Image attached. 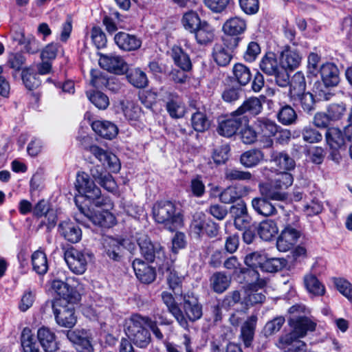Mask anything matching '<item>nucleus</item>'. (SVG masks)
<instances>
[{"label": "nucleus", "instance_id": "423d86ee", "mask_svg": "<svg viewBox=\"0 0 352 352\" xmlns=\"http://www.w3.org/2000/svg\"><path fill=\"white\" fill-rule=\"evenodd\" d=\"M79 210V214L76 215V219L85 224H87L86 219L93 224L101 227L109 228L115 224L116 218L108 209L92 212L80 207Z\"/></svg>", "mask_w": 352, "mask_h": 352}, {"label": "nucleus", "instance_id": "dca6fc26", "mask_svg": "<svg viewBox=\"0 0 352 352\" xmlns=\"http://www.w3.org/2000/svg\"><path fill=\"white\" fill-rule=\"evenodd\" d=\"M89 151L104 165H107L111 171L116 172L120 168L118 157L113 153L100 148L96 145L89 147Z\"/></svg>", "mask_w": 352, "mask_h": 352}, {"label": "nucleus", "instance_id": "0eeeda50", "mask_svg": "<svg viewBox=\"0 0 352 352\" xmlns=\"http://www.w3.org/2000/svg\"><path fill=\"white\" fill-rule=\"evenodd\" d=\"M74 277L66 278V282L59 279L52 281L51 289L60 296L57 300H63L64 302L77 303L81 299V296L73 287L69 285L71 280H74Z\"/></svg>", "mask_w": 352, "mask_h": 352}, {"label": "nucleus", "instance_id": "f8f14e48", "mask_svg": "<svg viewBox=\"0 0 352 352\" xmlns=\"http://www.w3.org/2000/svg\"><path fill=\"white\" fill-rule=\"evenodd\" d=\"M248 116H241L234 115V111L232 113L231 117L219 122L217 131L220 135L230 138L236 134L239 128L243 124L248 123Z\"/></svg>", "mask_w": 352, "mask_h": 352}, {"label": "nucleus", "instance_id": "c03bdc74", "mask_svg": "<svg viewBox=\"0 0 352 352\" xmlns=\"http://www.w3.org/2000/svg\"><path fill=\"white\" fill-rule=\"evenodd\" d=\"M202 21L197 12L193 10H189L184 13L181 19L182 26L190 33L195 32Z\"/></svg>", "mask_w": 352, "mask_h": 352}, {"label": "nucleus", "instance_id": "0e129e2a", "mask_svg": "<svg viewBox=\"0 0 352 352\" xmlns=\"http://www.w3.org/2000/svg\"><path fill=\"white\" fill-rule=\"evenodd\" d=\"M294 181V178L292 174L287 172H283L278 174L276 178L272 181L276 186L280 190L284 191L289 186H290Z\"/></svg>", "mask_w": 352, "mask_h": 352}, {"label": "nucleus", "instance_id": "f3484780", "mask_svg": "<svg viewBox=\"0 0 352 352\" xmlns=\"http://www.w3.org/2000/svg\"><path fill=\"white\" fill-rule=\"evenodd\" d=\"M90 174L92 177L102 188L109 192H113L116 190L117 185L113 177L107 173L101 166H94L90 169Z\"/></svg>", "mask_w": 352, "mask_h": 352}, {"label": "nucleus", "instance_id": "412c9836", "mask_svg": "<svg viewBox=\"0 0 352 352\" xmlns=\"http://www.w3.org/2000/svg\"><path fill=\"white\" fill-rule=\"evenodd\" d=\"M162 298L168 311L175 317L179 325L184 329H187L188 327V321L175 302L172 294L167 292H164L162 293Z\"/></svg>", "mask_w": 352, "mask_h": 352}, {"label": "nucleus", "instance_id": "864d4df0", "mask_svg": "<svg viewBox=\"0 0 352 352\" xmlns=\"http://www.w3.org/2000/svg\"><path fill=\"white\" fill-rule=\"evenodd\" d=\"M191 124L195 131L204 132L209 128L210 122L204 113L197 111L191 116Z\"/></svg>", "mask_w": 352, "mask_h": 352}, {"label": "nucleus", "instance_id": "2eb2a0df", "mask_svg": "<svg viewBox=\"0 0 352 352\" xmlns=\"http://www.w3.org/2000/svg\"><path fill=\"white\" fill-rule=\"evenodd\" d=\"M117 46L123 51L131 52L138 50L142 45V40L134 34L120 32L114 36Z\"/></svg>", "mask_w": 352, "mask_h": 352}, {"label": "nucleus", "instance_id": "c85d7f7f", "mask_svg": "<svg viewBox=\"0 0 352 352\" xmlns=\"http://www.w3.org/2000/svg\"><path fill=\"white\" fill-rule=\"evenodd\" d=\"M125 240H118L113 237H107L104 239L103 248L106 254L114 261H119Z\"/></svg>", "mask_w": 352, "mask_h": 352}, {"label": "nucleus", "instance_id": "680f3d73", "mask_svg": "<svg viewBox=\"0 0 352 352\" xmlns=\"http://www.w3.org/2000/svg\"><path fill=\"white\" fill-rule=\"evenodd\" d=\"M209 219L203 212H196L193 215L190 228L192 232L199 236L204 234V230Z\"/></svg>", "mask_w": 352, "mask_h": 352}, {"label": "nucleus", "instance_id": "3c124183", "mask_svg": "<svg viewBox=\"0 0 352 352\" xmlns=\"http://www.w3.org/2000/svg\"><path fill=\"white\" fill-rule=\"evenodd\" d=\"M326 140L331 148L333 150H338L344 144L342 133L338 128H329L326 133Z\"/></svg>", "mask_w": 352, "mask_h": 352}, {"label": "nucleus", "instance_id": "20e7f679", "mask_svg": "<svg viewBox=\"0 0 352 352\" xmlns=\"http://www.w3.org/2000/svg\"><path fill=\"white\" fill-rule=\"evenodd\" d=\"M246 28V21L241 17L235 16L228 19L222 28L225 34L222 37L224 45L230 49L236 48L241 41L239 36L243 34Z\"/></svg>", "mask_w": 352, "mask_h": 352}, {"label": "nucleus", "instance_id": "39448f33", "mask_svg": "<svg viewBox=\"0 0 352 352\" xmlns=\"http://www.w3.org/2000/svg\"><path fill=\"white\" fill-rule=\"evenodd\" d=\"M74 303L64 302L63 300H55L50 303L56 322L61 327H73L76 322L74 315Z\"/></svg>", "mask_w": 352, "mask_h": 352}, {"label": "nucleus", "instance_id": "de8ad7c7", "mask_svg": "<svg viewBox=\"0 0 352 352\" xmlns=\"http://www.w3.org/2000/svg\"><path fill=\"white\" fill-rule=\"evenodd\" d=\"M33 270L39 275H43L48 270V262L46 254L40 250L34 252L32 255Z\"/></svg>", "mask_w": 352, "mask_h": 352}, {"label": "nucleus", "instance_id": "7c9ffc66", "mask_svg": "<svg viewBox=\"0 0 352 352\" xmlns=\"http://www.w3.org/2000/svg\"><path fill=\"white\" fill-rule=\"evenodd\" d=\"M265 261V254L259 252H254L247 254L244 258L245 264L252 268L248 270V274L252 276L255 280L258 279V273L255 268L260 267L262 270L264 261Z\"/></svg>", "mask_w": 352, "mask_h": 352}, {"label": "nucleus", "instance_id": "9d476101", "mask_svg": "<svg viewBox=\"0 0 352 352\" xmlns=\"http://www.w3.org/2000/svg\"><path fill=\"white\" fill-rule=\"evenodd\" d=\"M254 124L258 135L264 138L263 147H271L273 144L272 137L278 132L279 126L274 121L267 118H257Z\"/></svg>", "mask_w": 352, "mask_h": 352}, {"label": "nucleus", "instance_id": "6e6d98bb", "mask_svg": "<svg viewBox=\"0 0 352 352\" xmlns=\"http://www.w3.org/2000/svg\"><path fill=\"white\" fill-rule=\"evenodd\" d=\"M19 43L24 46L25 51L27 53L31 54L38 52L41 47L40 42L32 35L25 36L23 34H21V38L19 39Z\"/></svg>", "mask_w": 352, "mask_h": 352}, {"label": "nucleus", "instance_id": "e2e57ef3", "mask_svg": "<svg viewBox=\"0 0 352 352\" xmlns=\"http://www.w3.org/2000/svg\"><path fill=\"white\" fill-rule=\"evenodd\" d=\"M240 138L241 141L246 144H251L254 143L258 135V132L254 130V129L250 126L247 125L241 130L239 133Z\"/></svg>", "mask_w": 352, "mask_h": 352}, {"label": "nucleus", "instance_id": "13d9d810", "mask_svg": "<svg viewBox=\"0 0 352 352\" xmlns=\"http://www.w3.org/2000/svg\"><path fill=\"white\" fill-rule=\"evenodd\" d=\"M305 89L306 81L304 74L300 72H296L292 79L290 89L291 96H294V94L304 92Z\"/></svg>", "mask_w": 352, "mask_h": 352}, {"label": "nucleus", "instance_id": "052dcab7", "mask_svg": "<svg viewBox=\"0 0 352 352\" xmlns=\"http://www.w3.org/2000/svg\"><path fill=\"white\" fill-rule=\"evenodd\" d=\"M90 102L99 109H106L109 105V100L107 95L100 91L87 93Z\"/></svg>", "mask_w": 352, "mask_h": 352}, {"label": "nucleus", "instance_id": "6e6552de", "mask_svg": "<svg viewBox=\"0 0 352 352\" xmlns=\"http://www.w3.org/2000/svg\"><path fill=\"white\" fill-rule=\"evenodd\" d=\"M141 254L148 262H153L155 258H164V249L157 242L153 243L146 234H140L137 239Z\"/></svg>", "mask_w": 352, "mask_h": 352}, {"label": "nucleus", "instance_id": "f704fd0d", "mask_svg": "<svg viewBox=\"0 0 352 352\" xmlns=\"http://www.w3.org/2000/svg\"><path fill=\"white\" fill-rule=\"evenodd\" d=\"M166 110L173 118H179L185 113V107L178 96L174 93H168Z\"/></svg>", "mask_w": 352, "mask_h": 352}, {"label": "nucleus", "instance_id": "bb28decb", "mask_svg": "<svg viewBox=\"0 0 352 352\" xmlns=\"http://www.w3.org/2000/svg\"><path fill=\"white\" fill-rule=\"evenodd\" d=\"M280 59L281 67L294 70L300 65L302 57L296 50L286 47L281 52Z\"/></svg>", "mask_w": 352, "mask_h": 352}, {"label": "nucleus", "instance_id": "e433bc0d", "mask_svg": "<svg viewBox=\"0 0 352 352\" xmlns=\"http://www.w3.org/2000/svg\"><path fill=\"white\" fill-rule=\"evenodd\" d=\"M248 192L249 188L246 186H229L220 193L219 199L222 203L231 204L239 199L243 196V192Z\"/></svg>", "mask_w": 352, "mask_h": 352}, {"label": "nucleus", "instance_id": "b1692460", "mask_svg": "<svg viewBox=\"0 0 352 352\" xmlns=\"http://www.w3.org/2000/svg\"><path fill=\"white\" fill-rule=\"evenodd\" d=\"M91 127L98 135L109 140L114 138L118 133V126L108 120H95Z\"/></svg>", "mask_w": 352, "mask_h": 352}, {"label": "nucleus", "instance_id": "393cba45", "mask_svg": "<svg viewBox=\"0 0 352 352\" xmlns=\"http://www.w3.org/2000/svg\"><path fill=\"white\" fill-rule=\"evenodd\" d=\"M271 162H273L280 171L286 172L295 168L296 162L285 151H274L271 155Z\"/></svg>", "mask_w": 352, "mask_h": 352}, {"label": "nucleus", "instance_id": "ddd939ff", "mask_svg": "<svg viewBox=\"0 0 352 352\" xmlns=\"http://www.w3.org/2000/svg\"><path fill=\"white\" fill-rule=\"evenodd\" d=\"M75 186L79 195L88 199H96L101 193L100 189L84 172L77 174Z\"/></svg>", "mask_w": 352, "mask_h": 352}, {"label": "nucleus", "instance_id": "aec40b11", "mask_svg": "<svg viewBox=\"0 0 352 352\" xmlns=\"http://www.w3.org/2000/svg\"><path fill=\"white\" fill-rule=\"evenodd\" d=\"M183 308L186 316L192 322L199 320L202 316V307L194 296H184Z\"/></svg>", "mask_w": 352, "mask_h": 352}, {"label": "nucleus", "instance_id": "4be33fe9", "mask_svg": "<svg viewBox=\"0 0 352 352\" xmlns=\"http://www.w3.org/2000/svg\"><path fill=\"white\" fill-rule=\"evenodd\" d=\"M136 277L144 283H151L155 278V273L152 267L140 258H135L132 263Z\"/></svg>", "mask_w": 352, "mask_h": 352}, {"label": "nucleus", "instance_id": "9b49d317", "mask_svg": "<svg viewBox=\"0 0 352 352\" xmlns=\"http://www.w3.org/2000/svg\"><path fill=\"white\" fill-rule=\"evenodd\" d=\"M98 63L102 68L115 74H124L128 71V65L120 56L100 54Z\"/></svg>", "mask_w": 352, "mask_h": 352}, {"label": "nucleus", "instance_id": "c756f323", "mask_svg": "<svg viewBox=\"0 0 352 352\" xmlns=\"http://www.w3.org/2000/svg\"><path fill=\"white\" fill-rule=\"evenodd\" d=\"M231 280V276L225 272H217L210 278V287L214 292L222 294L229 288Z\"/></svg>", "mask_w": 352, "mask_h": 352}, {"label": "nucleus", "instance_id": "2f4dec72", "mask_svg": "<svg viewBox=\"0 0 352 352\" xmlns=\"http://www.w3.org/2000/svg\"><path fill=\"white\" fill-rule=\"evenodd\" d=\"M192 34H194L197 42L200 45H207L214 38V28L206 21H203Z\"/></svg>", "mask_w": 352, "mask_h": 352}, {"label": "nucleus", "instance_id": "4c0bfd02", "mask_svg": "<svg viewBox=\"0 0 352 352\" xmlns=\"http://www.w3.org/2000/svg\"><path fill=\"white\" fill-rule=\"evenodd\" d=\"M37 337L46 352H53L57 348L55 335L48 328H40L37 332Z\"/></svg>", "mask_w": 352, "mask_h": 352}, {"label": "nucleus", "instance_id": "37998d69", "mask_svg": "<svg viewBox=\"0 0 352 352\" xmlns=\"http://www.w3.org/2000/svg\"><path fill=\"white\" fill-rule=\"evenodd\" d=\"M277 119L282 124L289 126L296 124L298 115L293 107L289 104H285L278 110Z\"/></svg>", "mask_w": 352, "mask_h": 352}, {"label": "nucleus", "instance_id": "f03ea898", "mask_svg": "<svg viewBox=\"0 0 352 352\" xmlns=\"http://www.w3.org/2000/svg\"><path fill=\"white\" fill-rule=\"evenodd\" d=\"M155 221L169 230H174L182 223V218L175 205L169 201L157 202L153 208Z\"/></svg>", "mask_w": 352, "mask_h": 352}, {"label": "nucleus", "instance_id": "473e14b6", "mask_svg": "<svg viewBox=\"0 0 352 352\" xmlns=\"http://www.w3.org/2000/svg\"><path fill=\"white\" fill-rule=\"evenodd\" d=\"M118 108L125 118L129 121H136L141 116V109L132 100L123 99L120 100Z\"/></svg>", "mask_w": 352, "mask_h": 352}, {"label": "nucleus", "instance_id": "6ab92c4d", "mask_svg": "<svg viewBox=\"0 0 352 352\" xmlns=\"http://www.w3.org/2000/svg\"><path fill=\"white\" fill-rule=\"evenodd\" d=\"M58 232L69 242H78L82 236L80 228L70 220L63 221L58 225Z\"/></svg>", "mask_w": 352, "mask_h": 352}, {"label": "nucleus", "instance_id": "79ce46f5", "mask_svg": "<svg viewBox=\"0 0 352 352\" xmlns=\"http://www.w3.org/2000/svg\"><path fill=\"white\" fill-rule=\"evenodd\" d=\"M171 56L175 64L181 68L184 72L189 71L192 67V64L188 55L184 50L177 46L172 49Z\"/></svg>", "mask_w": 352, "mask_h": 352}, {"label": "nucleus", "instance_id": "58836bf2", "mask_svg": "<svg viewBox=\"0 0 352 352\" xmlns=\"http://www.w3.org/2000/svg\"><path fill=\"white\" fill-rule=\"evenodd\" d=\"M259 67L265 74L272 76L277 72L280 66L276 54L273 52H268L261 58Z\"/></svg>", "mask_w": 352, "mask_h": 352}, {"label": "nucleus", "instance_id": "ea45409f", "mask_svg": "<svg viewBox=\"0 0 352 352\" xmlns=\"http://www.w3.org/2000/svg\"><path fill=\"white\" fill-rule=\"evenodd\" d=\"M264 159V153L258 149H250L244 152L240 157L241 164L245 168H252Z\"/></svg>", "mask_w": 352, "mask_h": 352}, {"label": "nucleus", "instance_id": "338daca9", "mask_svg": "<svg viewBox=\"0 0 352 352\" xmlns=\"http://www.w3.org/2000/svg\"><path fill=\"white\" fill-rule=\"evenodd\" d=\"M302 135L304 141L309 143H316L320 142L322 138V134L311 126H306L302 131Z\"/></svg>", "mask_w": 352, "mask_h": 352}, {"label": "nucleus", "instance_id": "8fccbe9b", "mask_svg": "<svg viewBox=\"0 0 352 352\" xmlns=\"http://www.w3.org/2000/svg\"><path fill=\"white\" fill-rule=\"evenodd\" d=\"M278 232L276 223L272 220H265L258 227V234L265 241L271 240Z\"/></svg>", "mask_w": 352, "mask_h": 352}, {"label": "nucleus", "instance_id": "c9c22d12", "mask_svg": "<svg viewBox=\"0 0 352 352\" xmlns=\"http://www.w3.org/2000/svg\"><path fill=\"white\" fill-rule=\"evenodd\" d=\"M230 50L223 43H216L212 50V57L216 63L221 67L228 65L232 58Z\"/></svg>", "mask_w": 352, "mask_h": 352}, {"label": "nucleus", "instance_id": "09e8293b", "mask_svg": "<svg viewBox=\"0 0 352 352\" xmlns=\"http://www.w3.org/2000/svg\"><path fill=\"white\" fill-rule=\"evenodd\" d=\"M128 81L137 88H144L148 84V79L146 74L139 68L129 69L126 72Z\"/></svg>", "mask_w": 352, "mask_h": 352}, {"label": "nucleus", "instance_id": "bf43d9fd", "mask_svg": "<svg viewBox=\"0 0 352 352\" xmlns=\"http://www.w3.org/2000/svg\"><path fill=\"white\" fill-rule=\"evenodd\" d=\"M21 346L25 352H39L34 342L33 336L29 328H25L21 333Z\"/></svg>", "mask_w": 352, "mask_h": 352}, {"label": "nucleus", "instance_id": "cd10ccee", "mask_svg": "<svg viewBox=\"0 0 352 352\" xmlns=\"http://www.w3.org/2000/svg\"><path fill=\"white\" fill-rule=\"evenodd\" d=\"M258 189L261 196L270 200L283 201L287 199V193L278 188L272 182L259 184Z\"/></svg>", "mask_w": 352, "mask_h": 352}, {"label": "nucleus", "instance_id": "4468645a", "mask_svg": "<svg viewBox=\"0 0 352 352\" xmlns=\"http://www.w3.org/2000/svg\"><path fill=\"white\" fill-rule=\"evenodd\" d=\"M65 260L70 270L76 274H82L87 269V261L85 255L74 248L65 252Z\"/></svg>", "mask_w": 352, "mask_h": 352}, {"label": "nucleus", "instance_id": "5701e85b", "mask_svg": "<svg viewBox=\"0 0 352 352\" xmlns=\"http://www.w3.org/2000/svg\"><path fill=\"white\" fill-rule=\"evenodd\" d=\"M322 80L327 87L336 86L339 81V71L338 67L331 63L323 64L320 69Z\"/></svg>", "mask_w": 352, "mask_h": 352}, {"label": "nucleus", "instance_id": "f257e3e1", "mask_svg": "<svg viewBox=\"0 0 352 352\" xmlns=\"http://www.w3.org/2000/svg\"><path fill=\"white\" fill-rule=\"evenodd\" d=\"M148 317L133 314L126 320L125 332L127 339L140 349H146L151 342V335L148 329Z\"/></svg>", "mask_w": 352, "mask_h": 352}, {"label": "nucleus", "instance_id": "a19ab883", "mask_svg": "<svg viewBox=\"0 0 352 352\" xmlns=\"http://www.w3.org/2000/svg\"><path fill=\"white\" fill-rule=\"evenodd\" d=\"M291 98L294 103L299 104L305 112L311 113L315 110V98L310 92L304 91L294 94Z\"/></svg>", "mask_w": 352, "mask_h": 352}, {"label": "nucleus", "instance_id": "a878e982", "mask_svg": "<svg viewBox=\"0 0 352 352\" xmlns=\"http://www.w3.org/2000/svg\"><path fill=\"white\" fill-rule=\"evenodd\" d=\"M263 109V104L261 100L256 97H251L245 100L243 104L234 111V115L241 116H247L249 113L252 116L259 114Z\"/></svg>", "mask_w": 352, "mask_h": 352}, {"label": "nucleus", "instance_id": "a211bd4d", "mask_svg": "<svg viewBox=\"0 0 352 352\" xmlns=\"http://www.w3.org/2000/svg\"><path fill=\"white\" fill-rule=\"evenodd\" d=\"M288 322L297 336L300 338L305 337L308 331H314L316 327V321L305 316L291 318Z\"/></svg>", "mask_w": 352, "mask_h": 352}, {"label": "nucleus", "instance_id": "72a5a7b5", "mask_svg": "<svg viewBox=\"0 0 352 352\" xmlns=\"http://www.w3.org/2000/svg\"><path fill=\"white\" fill-rule=\"evenodd\" d=\"M252 206L258 214L265 217L272 216L276 212L275 206L265 196L254 198Z\"/></svg>", "mask_w": 352, "mask_h": 352}, {"label": "nucleus", "instance_id": "69168bd1", "mask_svg": "<svg viewBox=\"0 0 352 352\" xmlns=\"http://www.w3.org/2000/svg\"><path fill=\"white\" fill-rule=\"evenodd\" d=\"M109 79L98 70L92 69L91 71L90 84L96 88L107 87L109 84Z\"/></svg>", "mask_w": 352, "mask_h": 352}, {"label": "nucleus", "instance_id": "a18cd8bd", "mask_svg": "<svg viewBox=\"0 0 352 352\" xmlns=\"http://www.w3.org/2000/svg\"><path fill=\"white\" fill-rule=\"evenodd\" d=\"M256 317H250L243 324L241 329V337L245 346H250L254 335Z\"/></svg>", "mask_w": 352, "mask_h": 352}, {"label": "nucleus", "instance_id": "603ef678", "mask_svg": "<svg viewBox=\"0 0 352 352\" xmlns=\"http://www.w3.org/2000/svg\"><path fill=\"white\" fill-rule=\"evenodd\" d=\"M234 79L242 86L246 85L252 79L249 67L241 63H236L232 69Z\"/></svg>", "mask_w": 352, "mask_h": 352}, {"label": "nucleus", "instance_id": "7ed1b4c3", "mask_svg": "<svg viewBox=\"0 0 352 352\" xmlns=\"http://www.w3.org/2000/svg\"><path fill=\"white\" fill-rule=\"evenodd\" d=\"M281 221L285 228L277 239L276 247L279 251L285 252L295 245L300 234L296 228L298 218L293 212L284 214Z\"/></svg>", "mask_w": 352, "mask_h": 352}, {"label": "nucleus", "instance_id": "774afa93", "mask_svg": "<svg viewBox=\"0 0 352 352\" xmlns=\"http://www.w3.org/2000/svg\"><path fill=\"white\" fill-rule=\"evenodd\" d=\"M334 283L337 289L349 300H352V285L342 278L336 279Z\"/></svg>", "mask_w": 352, "mask_h": 352}, {"label": "nucleus", "instance_id": "5fc2aeb1", "mask_svg": "<svg viewBox=\"0 0 352 352\" xmlns=\"http://www.w3.org/2000/svg\"><path fill=\"white\" fill-rule=\"evenodd\" d=\"M287 264V261L283 258H267L265 256V261L262 266V270L267 272H276L283 270Z\"/></svg>", "mask_w": 352, "mask_h": 352}, {"label": "nucleus", "instance_id": "1a4fd4ad", "mask_svg": "<svg viewBox=\"0 0 352 352\" xmlns=\"http://www.w3.org/2000/svg\"><path fill=\"white\" fill-rule=\"evenodd\" d=\"M67 337L78 352H94L91 344L93 337L89 330L69 331Z\"/></svg>", "mask_w": 352, "mask_h": 352}, {"label": "nucleus", "instance_id": "49530a36", "mask_svg": "<svg viewBox=\"0 0 352 352\" xmlns=\"http://www.w3.org/2000/svg\"><path fill=\"white\" fill-rule=\"evenodd\" d=\"M304 284L308 292L314 296H322L325 292L324 286L312 274H308L305 276Z\"/></svg>", "mask_w": 352, "mask_h": 352}, {"label": "nucleus", "instance_id": "4d7b16f0", "mask_svg": "<svg viewBox=\"0 0 352 352\" xmlns=\"http://www.w3.org/2000/svg\"><path fill=\"white\" fill-rule=\"evenodd\" d=\"M225 178L230 181H249L252 178V175L249 171L241 170L238 168L227 169L225 173Z\"/></svg>", "mask_w": 352, "mask_h": 352}]
</instances>
